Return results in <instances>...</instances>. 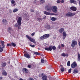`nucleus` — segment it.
<instances>
[{
    "label": "nucleus",
    "mask_w": 80,
    "mask_h": 80,
    "mask_svg": "<svg viewBox=\"0 0 80 80\" xmlns=\"http://www.w3.org/2000/svg\"><path fill=\"white\" fill-rule=\"evenodd\" d=\"M52 50H55L56 49V47L55 46H50L49 48H45V50H47V51H50V52H52Z\"/></svg>",
    "instance_id": "obj_1"
},
{
    "label": "nucleus",
    "mask_w": 80,
    "mask_h": 80,
    "mask_svg": "<svg viewBox=\"0 0 80 80\" xmlns=\"http://www.w3.org/2000/svg\"><path fill=\"white\" fill-rule=\"evenodd\" d=\"M50 37V34H47L43 35L42 36H41L40 37L41 40H44V39H45L46 38H48Z\"/></svg>",
    "instance_id": "obj_2"
},
{
    "label": "nucleus",
    "mask_w": 80,
    "mask_h": 80,
    "mask_svg": "<svg viewBox=\"0 0 80 80\" xmlns=\"http://www.w3.org/2000/svg\"><path fill=\"white\" fill-rule=\"evenodd\" d=\"M26 37H27V38L29 40V41H31V42H33V43H36L35 40V39H33L32 38L30 37L29 36L27 35Z\"/></svg>",
    "instance_id": "obj_3"
},
{
    "label": "nucleus",
    "mask_w": 80,
    "mask_h": 80,
    "mask_svg": "<svg viewBox=\"0 0 80 80\" xmlns=\"http://www.w3.org/2000/svg\"><path fill=\"white\" fill-rule=\"evenodd\" d=\"M22 20V17H18V20L17 21L18 25L19 26H21V25H22V22H21Z\"/></svg>",
    "instance_id": "obj_4"
},
{
    "label": "nucleus",
    "mask_w": 80,
    "mask_h": 80,
    "mask_svg": "<svg viewBox=\"0 0 80 80\" xmlns=\"http://www.w3.org/2000/svg\"><path fill=\"white\" fill-rule=\"evenodd\" d=\"M78 42L77 41L75 40H73L72 41V43L71 44V47L72 48H74L75 45H77Z\"/></svg>",
    "instance_id": "obj_5"
},
{
    "label": "nucleus",
    "mask_w": 80,
    "mask_h": 80,
    "mask_svg": "<svg viewBox=\"0 0 80 80\" xmlns=\"http://www.w3.org/2000/svg\"><path fill=\"white\" fill-rule=\"evenodd\" d=\"M57 8H58L56 6H53L52 7V12L56 13L57 12Z\"/></svg>",
    "instance_id": "obj_6"
},
{
    "label": "nucleus",
    "mask_w": 80,
    "mask_h": 80,
    "mask_svg": "<svg viewBox=\"0 0 80 80\" xmlns=\"http://www.w3.org/2000/svg\"><path fill=\"white\" fill-rule=\"evenodd\" d=\"M75 13H72L71 12H69L66 14L67 17H72L75 15Z\"/></svg>",
    "instance_id": "obj_7"
},
{
    "label": "nucleus",
    "mask_w": 80,
    "mask_h": 80,
    "mask_svg": "<svg viewBox=\"0 0 80 80\" xmlns=\"http://www.w3.org/2000/svg\"><path fill=\"white\" fill-rule=\"evenodd\" d=\"M5 47V45H4V44L0 45V52H2V51H3V48H4Z\"/></svg>",
    "instance_id": "obj_8"
},
{
    "label": "nucleus",
    "mask_w": 80,
    "mask_h": 80,
    "mask_svg": "<svg viewBox=\"0 0 80 80\" xmlns=\"http://www.w3.org/2000/svg\"><path fill=\"white\" fill-rule=\"evenodd\" d=\"M77 66V63L76 62H73L71 65V68H74Z\"/></svg>",
    "instance_id": "obj_9"
},
{
    "label": "nucleus",
    "mask_w": 80,
    "mask_h": 80,
    "mask_svg": "<svg viewBox=\"0 0 80 80\" xmlns=\"http://www.w3.org/2000/svg\"><path fill=\"white\" fill-rule=\"evenodd\" d=\"M2 22L4 24V25H6L7 24L8 21H7V20L3 19L2 20Z\"/></svg>",
    "instance_id": "obj_10"
},
{
    "label": "nucleus",
    "mask_w": 80,
    "mask_h": 80,
    "mask_svg": "<svg viewBox=\"0 0 80 80\" xmlns=\"http://www.w3.org/2000/svg\"><path fill=\"white\" fill-rule=\"evenodd\" d=\"M24 57L27 58H30V56L28 54V53L24 54Z\"/></svg>",
    "instance_id": "obj_11"
},
{
    "label": "nucleus",
    "mask_w": 80,
    "mask_h": 80,
    "mask_svg": "<svg viewBox=\"0 0 80 80\" xmlns=\"http://www.w3.org/2000/svg\"><path fill=\"white\" fill-rule=\"evenodd\" d=\"M70 9L74 12H75L77 10V8L75 7H71Z\"/></svg>",
    "instance_id": "obj_12"
},
{
    "label": "nucleus",
    "mask_w": 80,
    "mask_h": 80,
    "mask_svg": "<svg viewBox=\"0 0 80 80\" xmlns=\"http://www.w3.org/2000/svg\"><path fill=\"white\" fill-rule=\"evenodd\" d=\"M28 70L25 68H24L22 69L23 72L25 73H28Z\"/></svg>",
    "instance_id": "obj_13"
},
{
    "label": "nucleus",
    "mask_w": 80,
    "mask_h": 80,
    "mask_svg": "<svg viewBox=\"0 0 80 80\" xmlns=\"http://www.w3.org/2000/svg\"><path fill=\"white\" fill-rule=\"evenodd\" d=\"M44 14H45L46 15H52V13L47 12L46 11H44Z\"/></svg>",
    "instance_id": "obj_14"
},
{
    "label": "nucleus",
    "mask_w": 80,
    "mask_h": 80,
    "mask_svg": "<svg viewBox=\"0 0 80 80\" xmlns=\"http://www.w3.org/2000/svg\"><path fill=\"white\" fill-rule=\"evenodd\" d=\"M46 28H47L48 30H49V29H50L51 28V27L49 25H46V27H45Z\"/></svg>",
    "instance_id": "obj_15"
},
{
    "label": "nucleus",
    "mask_w": 80,
    "mask_h": 80,
    "mask_svg": "<svg viewBox=\"0 0 80 80\" xmlns=\"http://www.w3.org/2000/svg\"><path fill=\"white\" fill-rule=\"evenodd\" d=\"M62 56V57H68V54H65V53H62L61 54Z\"/></svg>",
    "instance_id": "obj_16"
},
{
    "label": "nucleus",
    "mask_w": 80,
    "mask_h": 80,
    "mask_svg": "<svg viewBox=\"0 0 80 80\" xmlns=\"http://www.w3.org/2000/svg\"><path fill=\"white\" fill-rule=\"evenodd\" d=\"M45 8L48 10V11H50L51 10V8H49L48 6H47L45 7Z\"/></svg>",
    "instance_id": "obj_17"
},
{
    "label": "nucleus",
    "mask_w": 80,
    "mask_h": 80,
    "mask_svg": "<svg viewBox=\"0 0 80 80\" xmlns=\"http://www.w3.org/2000/svg\"><path fill=\"white\" fill-rule=\"evenodd\" d=\"M51 20H52V21H53V22H55V20H57V18H55L54 17H52L51 18Z\"/></svg>",
    "instance_id": "obj_18"
},
{
    "label": "nucleus",
    "mask_w": 80,
    "mask_h": 80,
    "mask_svg": "<svg viewBox=\"0 0 80 80\" xmlns=\"http://www.w3.org/2000/svg\"><path fill=\"white\" fill-rule=\"evenodd\" d=\"M2 73L3 75H4V76H6V75H7V72H6L5 71H3Z\"/></svg>",
    "instance_id": "obj_19"
},
{
    "label": "nucleus",
    "mask_w": 80,
    "mask_h": 80,
    "mask_svg": "<svg viewBox=\"0 0 80 80\" xmlns=\"http://www.w3.org/2000/svg\"><path fill=\"white\" fill-rule=\"evenodd\" d=\"M73 72L74 73H78V71L76 69H74L73 71Z\"/></svg>",
    "instance_id": "obj_20"
},
{
    "label": "nucleus",
    "mask_w": 80,
    "mask_h": 80,
    "mask_svg": "<svg viewBox=\"0 0 80 80\" xmlns=\"http://www.w3.org/2000/svg\"><path fill=\"white\" fill-rule=\"evenodd\" d=\"M42 80H48V79H47V76H43L42 77Z\"/></svg>",
    "instance_id": "obj_21"
},
{
    "label": "nucleus",
    "mask_w": 80,
    "mask_h": 80,
    "mask_svg": "<svg viewBox=\"0 0 80 80\" xmlns=\"http://www.w3.org/2000/svg\"><path fill=\"white\" fill-rule=\"evenodd\" d=\"M78 60L79 62H80V54L79 53H78Z\"/></svg>",
    "instance_id": "obj_22"
},
{
    "label": "nucleus",
    "mask_w": 80,
    "mask_h": 80,
    "mask_svg": "<svg viewBox=\"0 0 80 80\" xmlns=\"http://www.w3.org/2000/svg\"><path fill=\"white\" fill-rule=\"evenodd\" d=\"M70 2L71 3H74V4L76 3V1H75L74 0H70Z\"/></svg>",
    "instance_id": "obj_23"
},
{
    "label": "nucleus",
    "mask_w": 80,
    "mask_h": 80,
    "mask_svg": "<svg viewBox=\"0 0 80 80\" xmlns=\"http://www.w3.org/2000/svg\"><path fill=\"white\" fill-rule=\"evenodd\" d=\"M64 31V28H61L59 30V32L60 33H62Z\"/></svg>",
    "instance_id": "obj_24"
},
{
    "label": "nucleus",
    "mask_w": 80,
    "mask_h": 80,
    "mask_svg": "<svg viewBox=\"0 0 80 80\" xmlns=\"http://www.w3.org/2000/svg\"><path fill=\"white\" fill-rule=\"evenodd\" d=\"M18 9L15 8L13 10V13H15V12H18Z\"/></svg>",
    "instance_id": "obj_25"
},
{
    "label": "nucleus",
    "mask_w": 80,
    "mask_h": 80,
    "mask_svg": "<svg viewBox=\"0 0 80 80\" xmlns=\"http://www.w3.org/2000/svg\"><path fill=\"white\" fill-rule=\"evenodd\" d=\"M62 35L63 37H67V34H66V32H63L62 33Z\"/></svg>",
    "instance_id": "obj_26"
},
{
    "label": "nucleus",
    "mask_w": 80,
    "mask_h": 80,
    "mask_svg": "<svg viewBox=\"0 0 80 80\" xmlns=\"http://www.w3.org/2000/svg\"><path fill=\"white\" fill-rule=\"evenodd\" d=\"M11 46H12V47H16V44L13 42H12Z\"/></svg>",
    "instance_id": "obj_27"
},
{
    "label": "nucleus",
    "mask_w": 80,
    "mask_h": 80,
    "mask_svg": "<svg viewBox=\"0 0 80 80\" xmlns=\"http://www.w3.org/2000/svg\"><path fill=\"white\" fill-rule=\"evenodd\" d=\"M8 30L10 33H11L10 32V31H12V28H9L8 29Z\"/></svg>",
    "instance_id": "obj_28"
},
{
    "label": "nucleus",
    "mask_w": 80,
    "mask_h": 80,
    "mask_svg": "<svg viewBox=\"0 0 80 80\" xmlns=\"http://www.w3.org/2000/svg\"><path fill=\"white\" fill-rule=\"evenodd\" d=\"M34 54L36 55H40V53H38L37 52H34Z\"/></svg>",
    "instance_id": "obj_29"
},
{
    "label": "nucleus",
    "mask_w": 80,
    "mask_h": 80,
    "mask_svg": "<svg viewBox=\"0 0 80 80\" xmlns=\"http://www.w3.org/2000/svg\"><path fill=\"white\" fill-rule=\"evenodd\" d=\"M70 61H68L67 63L68 66V67H69L70 65Z\"/></svg>",
    "instance_id": "obj_30"
},
{
    "label": "nucleus",
    "mask_w": 80,
    "mask_h": 80,
    "mask_svg": "<svg viewBox=\"0 0 80 80\" xmlns=\"http://www.w3.org/2000/svg\"><path fill=\"white\" fill-rule=\"evenodd\" d=\"M65 71V69L64 68H62L61 69V72H64Z\"/></svg>",
    "instance_id": "obj_31"
},
{
    "label": "nucleus",
    "mask_w": 80,
    "mask_h": 80,
    "mask_svg": "<svg viewBox=\"0 0 80 80\" xmlns=\"http://www.w3.org/2000/svg\"><path fill=\"white\" fill-rule=\"evenodd\" d=\"M6 65H7V64H6V63H3L2 64V67H5V66H6Z\"/></svg>",
    "instance_id": "obj_32"
},
{
    "label": "nucleus",
    "mask_w": 80,
    "mask_h": 80,
    "mask_svg": "<svg viewBox=\"0 0 80 80\" xmlns=\"http://www.w3.org/2000/svg\"><path fill=\"white\" fill-rule=\"evenodd\" d=\"M41 3H43L45 2V0H41L40 1Z\"/></svg>",
    "instance_id": "obj_33"
},
{
    "label": "nucleus",
    "mask_w": 80,
    "mask_h": 80,
    "mask_svg": "<svg viewBox=\"0 0 80 80\" xmlns=\"http://www.w3.org/2000/svg\"><path fill=\"white\" fill-rule=\"evenodd\" d=\"M71 71H72V69L71 68H70L68 70V73H71Z\"/></svg>",
    "instance_id": "obj_34"
},
{
    "label": "nucleus",
    "mask_w": 80,
    "mask_h": 80,
    "mask_svg": "<svg viewBox=\"0 0 80 80\" xmlns=\"http://www.w3.org/2000/svg\"><path fill=\"white\" fill-rule=\"evenodd\" d=\"M0 42L2 44V45H3L4 44V41H0Z\"/></svg>",
    "instance_id": "obj_35"
},
{
    "label": "nucleus",
    "mask_w": 80,
    "mask_h": 80,
    "mask_svg": "<svg viewBox=\"0 0 80 80\" xmlns=\"http://www.w3.org/2000/svg\"><path fill=\"white\" fill-rule=\"evenodd\" d=\"M44 63V60L43 59H41V63Z\"/></svg>",
    "instance_id": "obj_36"
},
{
    "label": "nucleus",
    "mask_w": 80,
    "mask_h": 80,
    "mask_svg": "<svg viewBox=\"0 0 80 80\" xmlns=\"http://www.w3.org/2000/svg\"><path fill=\"white\" fill-rule=\"evenodd\" d=\"M11 3L12 4H14L15 3V1L14 0H12L11 1Z\"/></svg>",
    "instance_id": "obj_37"
},
{
    "label": "nucleus",
    "mask_w": 80,
    "mask_h": 80,
    "mask_svg": "<svg viewBox=\"0 0 80 80\" xmlns=\"http://www.w3.org/2000/svg\"><path fill=\"white\" fill-rule=\"evenodd\" d=\"M29 45L30 46V47H33V48L35 47V45H32L30 44Z\"/></svg>",
    "instance_id": "obj_38"
},
{
    "label": "nucleus",
    "mask_w": 80,
    "mask_h": 80,
    "mask_svg": "<svg viewBox=\"0 0 80 80\" xmlns=\"http://www.w3.org/2000/svg\"><path fill=\"white\" fill-rule=\"evenodd\" d=\"M28 80H34V79H33V78H28Z\"/></svg>",
    "instance_id": "obj_39"
},
{
    "label": "nucleus",
    "mask_w": 80,
    "mask_h": 80,
    "mask_svg": "<svg viewBox=\"0 0 80 80\" xmlns=\"http://www.w3.org/2000/svg\"><path fill=\"white\" fill-rule=\"evenodd\" d=\"M14 26L15 27H18V24H17V23H16L14 25Z\"/></svg>",
    "instance_id": "obj_40"
},
{
    "label": "nucleus",
    "mask_w": 80,
    "mask_h": 80,
    "mask_svg": "<svg viewBox=\"0 0 80 80\" xmlns=\"http://www.w3.org/2000/svg\"><path fill=\"white\" fill-rule=\"evenodd\" d=\"M7 46H11V43H9V44H7Z\"/></svg>",
    "instance_id": "obj_41"
},
{
    "label": "nucleus",
    "mask_w": 80,
    "mask_h": 80,
    "mask_svg": "<svg viewBox=\"0 0 80 80\" xmlns=\"http://www.w3.org/2000/svg\"><path fill=\"white\" fill-rule=\"evenodd\" d=\"M35 34V32L33 33L32 34H31V35H32V36H34Z\"/></svg>",
    "instance_id": "obj_42"
},
{
    "label": "nucleus",
    "mask_w": 80,
    "mask_h": 80,
    "mask_svg": "<svg viewBox=\"0 0 80 80\" xmlns=\"http://www.w3.org/2000/svg\"><path fill=\"white\" fill-rule=\"evenodd\" d=\"M61 2L62 3H64V1L63 0H62L61 1Z\"/></svg>",
    "instance_id": "obj_43"
},
{
    "label": "nucleus",
    "mask_w": 80,
    "mask_h": 80,
    "mask_svg": "<svg viewBox=\"0 0 80 80\" xmlns=\"http://www.w3.org/2000/svg\"><path fill=\"white\" fill-rule=\"evenodd\" d=\"M60 1L59 0H58L57 1V3H60Z\"/></svg>",
    "instance_id": "obj_44"
},
{
    "label": "nucleus",
    "mask_w": 80,
    "mask_h": 80,
    "mask_svg": "<svg viewBox=\"0 0 80 80\" xmlns=\"http://www.w3.org/2000/svg\"><path fill=\"white\" fill-rule=\"evenodd\" d=\"M34 12V10L33 9H31L30 10V12Z\"/></svg>",
    "instance_id": "obj_45"
},
{
    "label": "nucleus",
    "mask_w": 80,
    "mask_h": 80,
    "mask_svg": "<svg viewBox=\"0 0 80 80\" xmlns=\"http://www.w3.org/2000/svg\"><path fill=\"white\" fill-rule=\"evenodd\" d=\"M18 29H21V27H20L21 26H19V25H18Z\"/></svg>",
    "instance_id": "obj_46"
},
{
    "label": "nucleus",
    "mask_w": 80,
    "mask_h": 80,
    "mask_svg": "<svg viewBox=\"0 0 80 80\" xmlns=\"http://www.w3.org/2000/svg\"><path fill=\"white\" fill-rule=\"evenodd\" d=\"M38 20H39V21H40V20H42V19L40 18H37Z\"/></svg>",
    "instance_id": "obj_47"
},
{
    "label": "nucleus",
    "mask_w": 80,
    "mask_h": 80,
    "mask_svg": "<svg viewBox=\"0 0 80 80\" xmlns=\"http://www.w3.org/2000/svg\"><path fill=\"white\" fill-rule=\"evenodd\" d=\"M28 68H31V67H32L30 65H28Z\"/></svg>",
    "instance_id": "obj_48"
},
{
    "label": "nucleus",
    "mask_w": 80,
    "mask_h": 80,
    "mask_svg": "<svg viewBox=\"0 0 80 80\" xmlns=\"http://www.w3.org/2000/svg\"><path fill=\"white\" fill-rule=\"evenodd\" d=\"M52 15H55L56 16L57 15V14H52Z\"/></svg>",
    "instance_id": "obj_49"
},
{
    "label": "nucleus",
    "mask_w": 80,
    "mask_h": 80,
    "mask_svg": "<svg viewBox=\"0 0 80 80\" xmlns=\"http://www.w3.org/2000/svg\"><path fill=\"white\" fill-rule=\"evenodd\" d=\"M61 46H62V47H65V45H64V44H62Z\"/></svg>",
    "instance_id": "obj_50"
},
{
    "label": "nucleus",
    "mask_w": 80,
    "mask_h": 80,
    "mask_svg": "<svg viewBox=\"0 0 80 80\" xmlns=\"http://www.w3.org/2000/svg\"><path fill=\"white\" fill-rule=\"evenodd\" d=\"M24 15H25V17H27V14H24Z\"/></svg>",
    "instance_id": "obj_51"
},
{
    "label": "nucleus",
    "mask_w": 80,
    "mask_h": 80,
    "mask_svg": "<svg viewBox=\"0 0 80 80\" xmlns=\"http://www.w3.org/2000/svg\"><path fill=\"white\" fill-rule=\"evenodd\" d=\"M46 18H47V17H46V16H45L43 18V19H45Z\"/></svg>",
    "instance_id": "obj_52"
},
{
    "label": "nucleus",
    "mask_w": 80,
    "mask_h": 80,
    "mask_svg": "<svg viewBox=\"0 0 80 80\" xmlns=\"http://www.w3.org/2000/svg\"><path fill=\"white\" fill-rule=\"evenodd\" d=\"M65 38H66V37H63V40H64V39H65Z\"/></svg>",
    "instance_id": "obj_53"
},
{
    "label": "nucleus",
    "mask_w": 80,
    "mask_h": 80,
    "mask_svg": "<svg viewBox=\"0 0 80 80\" xmlns=\"http://www.w3.org/2000/svg\"><path fill=\"white\" fill-rule=\"evenodd\" d=\"M58 48L59 49L60 48V45L58 46Z\"/></svg>",
    "instance_id": "obj_54"
},
{
    "label": "nucleus",
    "mask_w": 80,
    "mask_h": 80,
    "mask_svg": "<svg viewBox=\"0 0 80 80\" xmlns=\"http://www.w3.org/2000/svg\"><path fill=\"white\" fill-rule=\"evenodd\" d=\"M9 12H10V13H12V10L10 9L9 10Z\"/></svg>",
    "instance_id": "obj_55"
},
{
    "label": "nucleus",
    "mask_w": 80,
    "mask_h": 80,
    "mask_svg": "<svg viewBox=\"0 0 80 80\" xmlns=\"http://www.w3.org/2000/svg\"><path fill=\"white\" fill-rule=\"evenodd\" d=\"M36 0H35L33 2L34 3H36Z\"/></svg>",
    "instance_id": "obj_56"
},
{
    "label": "nucleus",
    "mask_w": 80,
    "mask_h": 80,
    "mask_svg": "<svg viewBox=\"0 0 80 80\" xmlns=\"http://www.w3.org/2000/svg\"><path fill=\"white\" fill-rule=\"evenodd\" d=\"M2 78L0 77V80H2Z\"/></svg>",
    "instance_id": "obj_57"
},
{
    "label": "nucleus",
    "mask_w": 80,
    "mask_h": 80,
    "mask_svg": "<svg viewBox=\"0 0 80 80\" xmlns=\"http://www.w3.org/2000/svg\"><path fill=\"white\" fill-rule=\"evenodd\" d=\"M15 5L16 4H14V5H13V6H15Z\"/></svg>",
    "instance_id": "obj_58"
},
{
    "label": "nucleus",
    "mask_w": 80,
    "mask_h": 80,
    "mask_svg": "<svg viewBox=\"0 0 80 80\" xmlns=\"http://www.w3.org/2000/svg\"><path fill=\"white\" fill-rule=\"evenodd\" d=\"M61 68H62L63 66H62V65H61Z\"/></svg>",
    "instance_id": "obj_59"
},
{
    "label": "nucleus",
    "mask_w": 80,
    "mask_h": 80,
    "mask_svg": "<svg viewBox=\"0 0 80 80\" xmlns=\"http://www.w3.org/2000/svg\"><path fill=\"white\" fill-rule=\"evenodd\" d=\"M27 20H29V18L28 19H27Z\"/></svg>",
    "instance_id": "obj_60"
}]
</instances>
